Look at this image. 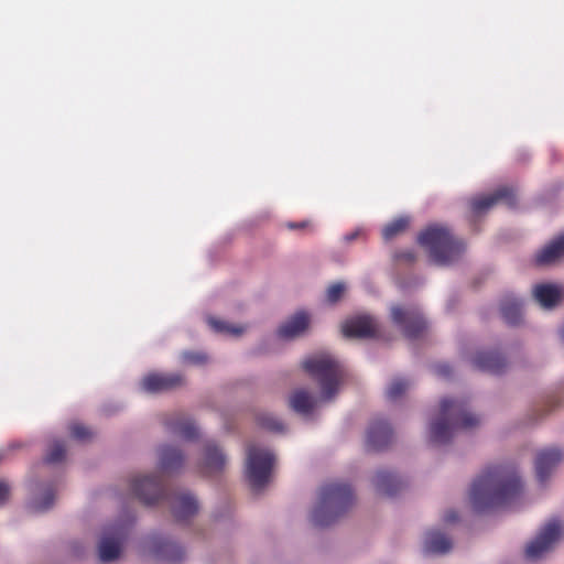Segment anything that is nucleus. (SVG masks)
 I'll return each mask as SVG.
<instances>
[{"mask_svg": "<svg viewBox=\"0 0 564 564\" xmlns=\"http://www.w3.org/2000/svg\"><path fill=\"white\" fill-rule=\"evenodd\" d=\"M522 491V484L514 467L496 465L487 467L473 482L469 499L477 512H488L511 507Z\"/></svg>", "mask_w": 564, "mask_h": 564, "instance_id": "1", "label": "nucleus"}, {"mask_svg": "<svg viewBox=\"0 0 564 564\" xmlns=\"http://www.w3.org/2000/svg\"><path fill=\"white\" fill-rule=\"evenodd\" d=\"M480 424V417L471 413L463 399L445 398L440 403L437 417L430 424L429 441L434 445L451 442L458 431L471 430Z\"/></svg>", "mask_w": 564, "mask_h": 564, "instance_id": "2", "label": "nucleus"}, {"mask_svg": "<svg viewBox=\"0 0 564 564\" xmlns=\"http://www.w3.org/2000/svg\"><path fill=\"white\" fill-rule=\"evenodd\" d=\"M354 501V491L348 484L327 482L319 490L311 521L315 527H328L336 522L352 506Z\"/></svg>", "mask_w": 564, "mask_h": 564, "instance_id": "3", "label": "nucleus"}, {"mask_svg": "<svg viewBox=\"0 0 564 564\" xmlns=\"http://www.w3.org/2000/svg\"><path fill=\"white\" fill-rule=\"evenodd\" d=\"M417 242L429 252L432 261L440 265L451 264L465 251V243L452 236L443 226H429L417 237Z\"/></svg>", "mask_w": 564, "mask_h": 564, "instance_id": "4", "label": "nucleus"}, {"mask_svg": "<svg viewBox=\"0 0 564 564\" xmlns=\"http://www.w3.org/2000/svg\"><path fill=\"white\" fill-rule=\"evenodd\" d=\"M303 368L318 382L324 399L334 398L345 377V369L337 359L328 354H318L305 359Z\"/></svg>", "mask_w": 564, "mask_h": 564, "instance_id": "5", "label": "nucleus"}, {"mask_svg": "<svg viewBox=\"0 0 564 564\" xmlns=\"http://www.w3.org/2000/svg\"><path fill=\"white\" fill-rule=\"evenodd\" d=\"M274 455L265 448L249 445L246 458V477L254 491L261 490L269 481Z\"/></svg>", "mask_w": 564, "mask_h": 564, "instance_id": "6", "label": "nucleus"}, {"mask_svg": "<svg viewBox=\"0 0 564 564\" xmlns=\"http://www.w3.org/2000/svg\"><path fill=\"white\" fill-rule=\"evenodd\" d=\"M391 317L409 339L419 338L427 328L426 321L416 307L394 305L391 308Z\"/></svg>", "mask_w": 564, "mask_h": 564, "instance_id": "7", "label": "nucleus"}, {"mask_svg": "<svg viewBox=\"0 0 564 564\" xmlns=\"http://www.w3.org/2000/svg\"><path fill=\"white\" fill-rule=\"evenodd\" d=\"M516 200L517 197L513 188L509 186H501L491 194L473 197L469 205L471 212L478 216L485 214L499 203L512 207L516 205Z\"/></svg>", "mask_w": 564, "mask_h": 564, "instance_id": "8", "label": "nucleus"}, {"mask_svg": "<svg viewBox=\"0 0 564 564\" xmlns=\"http://www.w3.org/2000/svg\"><path fill=\"white\" fill-rule=\"evenodd\" d=\"M562 536L563 524L558 520L552 519L545 523L535 540L531 542V561L552 550Z\"/></svg>", "mask_w": 564, "mask_h": 564, "instance_id": "9", "label": "nucleus"}, {"mask_svg": "<svg viewBox=\"0 0 564 564\" xmlns=\"http://www.w3.org/2000/svg\"><path fill=\"white\" fill-rule=\"evenodd\" d=\"M131 489L134 496L147 506L156 503L164 494L160 479L152 475L134 477L131 480Z\"/></svg>", "mask_w": 564, "mask_h": 564, "instance_id": "10", "label": "nucleus"}, {"mask_svg": "<svg viewBox=\"0 0 564 564\" xmlns=\"http://www.w3.org/2000/svg\"><path fill=\"white\" fill-rule=\"evenodd\" d=\"M184 382L181 373L152 372L143 377L141 388L149 393H161L180 388Z\"/></svg>", "mask_w": 564, "mask_h": 564, "instance_id": "11", "label": "nucleus"}, {"mask_svg": "<svg viewBox=\"0 0 564 564\" xmlns=\"http://www.w3.org/2000/svg\"><path fill=\"white\" fill-rule=\"evenodd\" d=\"M144 549L151 551L158 558L171 563L181 562L184 557L182 546L156 534L147 539Z\"/></svg>", "mask_w": 564, "mask_h": 564, "instance_id": "12", "label": "nucleus"}, {"mask_svg": "<svg viewBox=\"0 0 564 564\" xmlns=\"http://www.w3.org/2000/svg\"><path fill=\"white\" fill-rule=\"evenodd\" d=\"M560 462L561 453L557 449H546L538 454L535 460V476L540 491L547 486Z\"/></svg>", "mask_w": 564, "mask_h": 564, "instance_id": "13", "label": "nucleus"}, {"mask_svg": "<svg viewBox=\"0 0 564 564\" xmlns=\"http://www.w3.org/2000/svg\"><path fill=\"white\" fill-rule=\"evenodd\" d=\"M124 536L126 530L123 527H111L99 543V560L104 563L117 560L121 553V543Z\"/></svg>", "mask_w": 564, "mask_h": 564, "instance_id": "14", "label": "nucleus"}, {"mask_svg": "<svg viewBox=\"0 0 564 564\" xmlns=\"http://www.w3.org/2000/svg\"><path fill=\"white\" fill-rule=\"evenodd\" d=\"M393 433L384 420H373L367 432L366 446L368 451L379 452L386 449L392 442Z\"/></svg>", "mask_w": 564, "mask_h": 564, "instance_id": "15", "label": "nucleus"}, {"mask_svg": "<svg viewBox=\"0 0 564 564\" xmlns=\"http://www.w3.org/2000/svg\"><path fill=\"white\" fill-rule=\"evenodd\" d=\"M378 332V325L371 316L361 315L350 318L343 325V335L347 338H370Z\"/></svg>", "mask_w": 564, "mask_h": 564, "instance_id": "16", "label": "nucleus"}, {"mask_svg": "<svg viewBox=\"0 0 564 564\" xmlns=\"http://www.w3.org/2000/svg\"><path fill=\"white\" fill-rule=\"evenodd\" d=\"M534 297L543 310H553L564 300V288L543 283L534 288Z\"/></svg>", "mask_w": 564, "mask_h": 564, "instance_id": "17", "label": "nucleus"}, {"mask_svg": "<svg viewBox=\"0 0 564 564\" xmlns=\"http://www.w3.org/2000/svg\"><path fill=\"white\" fill-rule=\"evenodd\" d=\"M226 456L223 451L213 442L205 445L203 460L199 469L204 475H213L224 470Z\"/></svg>", "mask_w": 564, "mask_h": 564, "instance_id": "18", "label": "nucleus"}, {"mask_svg": "<svg viewBox=\"0 0 564 564\" xmlns=\"http://www.w3.org/2000/svg\"><path fill=\"white\" fill-rule=\"evenodd\" d=\"M564 258V234L553 239L535 256V263L542 267L552 265Z\"/></svg>", "mask_w": 564, "mask_h": 564, "instance_id": "19", "label": "nucleus"}, {"mask_svg": "<svg viewBox=\"0 0 564 564\" xmlns=\"http://www.w3.org/2000/svg\"><path fill=\"white\" fill-rule=\"evenodd\" d=\"M473 365L481 371L498 375L505 370L506 360L497 351H479L473 358Z\"/></svg>", "mask_w": 564, "mask_h": 564, "instance_id": "20", "label": "nucleus"}, {"mask_svg": "<svg viewBox=\"0 0 564 564\" xmlns=\"http://www.w3.org/2000/svg\"><path fill=\"white\" fill-rule=\"evenodd\" d=\"M308 323V315L303 311L297 312L279 327L278 335L284 339L294 338L305 332Z\"/></svg>", "mask_w": 564, "mask_h": 564, "instance_id": "21", "label": "nucleus"}, {"mask_svg": "<svg viewBox=\"0 0 564 564\" xmlns=\"http://www.w3.org/2000/svg\"><path fill=\"white\" fill-rule=\"evenodd\" d=\"M373 485L381 495L392 497L403 487V482L394 474L387 470H378L373 477Z\"/></svg>", "mask_w": 564, "mask_h": 564, "instance_id": "22", "label": "nucleus"}, {"mask_svg": "<svg viewBox=\"0 0 564 564\" xmlns=\"http://www.w3.org/2000/svg\"><path fill=\"white\" fill-rule=\"evenodd\" d=\"M166 429L186 440H195L198 436L196 425L189 420L180 414H175L164 422Z\"/></svg>", "mask_w": 564, "mask_h": 564, "instance_id": "23", "label": "nucleus"}, {"mask_svg": "<svg viewBox=\"0 0 564 564\" xmlns=\"http://www.w3.org/2000/svg\"><path fill=\"white\" fill-rule=\"evenodd\" d=\"M198 510L196 499L188 494L177 495L172 502V512L177 521H184Z\"/></svg>", "mask_w": 564, "mask_h": 564, "instance_id": "24", "label": "nucleus"}, {"mask_svg": "<svg viewBox=\"0 0 564 564\" xmlns=\"http://www.w3.org/2000/svg\"><path fill=\"white\" fill-rule=\"evenodd\" d=\"M452 541L440 531H430L425 534L423 550L426 554H445L452 549Z\"/></svg>", "mask_w": 564, "mask_h": 564, "instance_id": "25", "label": "nucleus"}, {"mask_svg": "<svg viewBox=\"0 0 564 564\" xmlns=\"http://www.w3.org/2000/svg\"><path fill=\"white\" fill-rule=\"evenodd\" d=\"M159 465L164 471L180 469L184 464V455L181 451L172 446H163L159 452Z\"/></svg>", "mask_w": 564, "mask_h": 564, "instance_id": "26", "label": "nucleus"}, {"mask_svg": "<svg viewBox=\"0 0 564 564\" xmlns=\"http://www.w3.org/2000/svg\"><path fill=\"white\" fill-rule=\"evenodd\" d=\"M522 303L516 297L507 295L501 301L500 312L505 322L511 326H516L522 318Z\"/></svg>", "mask_w": 564, "mask_h": 564, "instance_id": "27", "label": "nucleus"}, {"mask_svg": "<svg viewBox=\"0 0 564 564\" xmlns=\"http://www.w3.org/2000/svg\"><path fill=\"white\" fill-rule=\"evenodd\" d=\"M291 408L302 414H308L314 409L315 400L305 390H297L290 399Z\"/></svg>", "mask_w": 564, "mask_h": 564, "instance_id": "28", "label": "nucleus"}, {"mask_svg": "<svg viewBox=\"0 0 564 564\" xmlns=\"http://www.w3.org/2000/svg\"><path fill=\"white\" fill-rule=\"evenodd\" d=\"M409 224H410V218L404 217V216L392 220L391 223L386 225L382 229L383 239L389 241V240L395 238L397 236L401 235L402 232H404L406 230V228L409 227Z\"/></svg>", "mask_w": 564, "mask_h": 564, "instance_id": "29", "label": "nucleus"}, {"mask_svg": "<svg viewBox=\"0 0 564 564\" xmlns=\"http://www.w3.org/2000/svg\"><path fill=\"white\" fill-rule=\"evenodd\" d=\"M208 324L215 332L230 336H239L245 332V327L242 326L231 325L225 321L214 317L208 319Z\"/></svg>", "mask_w": 564, "mask_h": 564, "instance_id": "30", "label": "nucleus"}, {"mask_svg": "<svg viewBox=\"0 0 564 564\" xmlns=\"http://www.w3.org/2000/svg\"><path fill=\"white\" fill-rule=\"evenodd\" d=\"M259 426L272 432L283 431L282 422L270 413H260L257 416Z\"/></svg>", "mask_w": 564, "mask_h": 564, "instance_id": "31", "label": "nucleus"}, {"mask_svg": "<svg viewBox=\"0 0 564 564\" xmlns=\"http://www.w3.org/2000/svg\"><path fill=\"white\" fill-rule=\"evenodd\" d=\"M66 455V447L64 442L55 441L51 447L48 453L46 454L44 460L47 464H56L62 462Z\"/></svg>", "mask_w": 564, "mask_h": 564, "instance_id": "32", "label": "nucleus"}, {"mask_svg": "<svg viewBox=\"0 0 564 564\" xmlns=\"http://www.w3.org/2000/svg\"><path fill=\"white\" fill-rule=\"evenodd\" d=\"M410 387V382L405 379H394L387 389V398L391 401L400 398Z\"/></svg>", "mask_w": 564, "mask_h": 564, "instance_id": "33", "label": "nucleus"}, {"mask_svg": "<svg viewBox=\"0 0 564 564\" xmlns=\"http://www.w3.org/2000/svg\"><path fill=\"white\" fill-rule=\"evenodd\" d=\"M54 499V492L50 489L46 490L41 498H34L31 507L34 511L44 512L53 506Z\"/></svg>", "mask_w": 564, "mask_h": 564, "instance_id": "34", "label": "nucleus"}, {"mask_svg": "<svg viewBox=\"0 0 564 564\" xmlns=\"http://www.w3.org/2000/svg\"><path fill=\"white\" fill-rule=\"evenodd\" d=\"M182 361L187 365L202 366L208 361V357L202 351H184Z\"/></svg>", "mask_w": 564, "mask_h": 564, "instance_id": "35", "label": "nucleus"}, {"mask_svg": "<svg viewBox=\"0 0 564 564\" xmlns=\"http://www.w3.org/2000/svg\"><path fill=\"white\" fill-rule=\"evenodd\" d=\"M70 436L77 441H87L93 437V432L85 425L75 423L69 426Z\"/></svg>", "mask_w": 564, "mask_h": 564, "instance_id": "36", "label": "nucleus"}, {"mask_svg": "<svg viewBox=\"0 0 564 564\" xmlns=\"http://www.w3.org/2000/svg\"><path fill=\"white\" fill-rule=\"evenodd\" d=\"M344 291H345V284L344 283L337 282V283L332 284L327 289V300H328V302H330V303L337 302L341 297V295L344 294Z\"/></svg>", "mask_w": 564, "mask_h": 564, "instance_id": "37", "label": "nucleus"}, {"mask_svg": "<svg viewBox=\"0 0 564 564\" xmlns=\"http://www.w3.org/2000/svg\"><path fill=\"white\" fill-rule=\"evenodd\" d=\"M395 259L398 261H404L406 263H413L416 259V256L414 253V251L412 250H404V251H400L395 254Z\"/></svg>", "mask_w": 564, "mask_h": 564, "instance_id": "38", "label": "nucleus"}, {"mask_svg": "<svg viewBox=\"0 0 564 564\" xmlns=\"http://www.w3.org/2000/svg\"><path fill=\"white\" fill-rule=\"evenodd\" d=\"M435 372L436 375H438L440 377H449L452 375V368L449 365L447 364H438L435 366Z\"/></svg>", "mask_w": 564, "mask_h": 564, "instance_id": "39", "label": "nucleus"}, {"mask_svg": "<svg viewBox=\"0 0 564 564\" xmlns=\"http://www.w3.org/2000/svg\"><path fill=\"white\" fill-rule=\"evenodd\" d=\"M9 494H10L9 485L7 482L0 480V505H3L8 500Z\"/></svg>", "mask_w": 564, "mask_h": 564, "instance_id": "40", "label": "nucleus"}, {"mask_svg": "<svg viewBox=\"0 0 564 564\" xmlns=\"http://www.w3.org/2000/svg\"><path fill=\"white\" fill-rule=\"evenodd\" d=\"M443 520L446 523H454L458 520V514L455 510H448L445 512Z\"/></svg>", "mask_w": 564, "mask_h": 564, "instance_id": "41", "label": "nucleus"}, {"mask_svg": "<svg viewBox=\"0 0 564 564\" xmlns=\"http://www.w3.org/2000/svg\"><path fill=\"white\" fill-rule=\"evenodd\" d=\"M310 226L308 221H300V223H289L286 227L289 229H305Z\"/></svg>", "mask_w": 564, "mask_h": 564, "instance_id": "42", "label": "nucleus"}, {"mask_svg": "<svg viewBox=\"0 0 564 564\" xmlns=\"http://www.w3.org/2000/svg\"><path fill=\"white\" fill-rule=\"evenodd\" d=\"M359 235H360V230H355V231H354V232H351V234H347V235L345 236V240H346L347 242H350V241H352V240L357 239V237H358Z\"/></svg>", "mask_w": 564, "mask_h": 564, "instance_id": "43", "label": "nucleus"}, {"mask_svg": "<svg viewBox=\"0 0 564 564\" xmlns=\"http://www.w3.org/2000/svg\"><path fill=\"white\" fill-rule=\"evenodd\" d=\"M538 414H540V410L534 409V411H533V412L531 411V414H530L531 420L533 419V416H535V415H538Z\"/></svg>", "mask_w": 564, "mask_h": 564, "instance_id": "44", "label": "nucleus"}, {"mask_svg": "<svg viewBox=\"0 0 564 564\" xmlns=\"http://www.w3.org/2000/svg\"><path fill=\"white\" fill-rule=\"evenodd\" d=\"M560 336H561L562 341L564 343V326L560 330Z\"/></svg>", "mask_w": 564, "mask_h": 564, "instance_id": "45", "label": "nucleus"}, {"mask_svg": "<svg viewBox=\"0 0 564 564\" xmlns=\"http://www.w3.org/2000/svg\"><path fill=\"white\" fill-rule=\"evenodd\" d=\"M523 552H524V554L529 555V544H525L523 546Z\"/></svg>", "mask_w": 564, "mask_h": 564, "instance_id": "46", "label": "nucleus"}]
</instances>
